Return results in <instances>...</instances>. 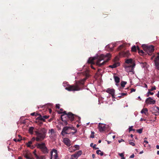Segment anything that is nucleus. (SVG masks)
Segmentation results:
<instances>
[{"instance_id":"obj_48","label":"nucleus","mask_w":159,"mask_h":159,"mask_svg":"<svg viewBox=\"0 0 159 159\" xmlns=\"http://www.w3.org/2000/svg\"><path fill=\"white\" fill-rule=\"evenodd\" d=\"M35 157L37 159H39V157L36 154V153H34V155Z\"/></svg>"},{"instance_id":"obj_18","label":"nucleus","mask_w":159,"mask_h":159,"mask_svg":"<svg viewBox=\"0 0 159 159\" xmlns=\"http://www.w3.org/2000/svg\"><path fill=\"white\" fill-rule=\"evenodd\" d=\"M120 65V63L118 62L115 63L113 65H109V67L111 68H115Z\"/></svg>"},{"instance_id":"obj_35","label":"nucleus","mask_w":159,"mask_h":159,"mask_svg":"<svg viewBox=\"0 0 159 159\" xmlns=\"http://www.w3.org/2000/svg\"><path fill=\"white\" fill-rule=\"evenodd\" d=\"M95 133L93 131H92L91 132V135L90 136V137L91 138H93L94 137V134Z\"/></svg>"},{"instance_id":"obj_9","label":"nucleus","mask_w":159,"mask_h":159,"mask_svg":"<svg viewBox=\"0 0 159 159\" xmlns=\"http://www.w3.org/2000/svg\"><path fill=\"white\" fill-rule=\"evenodd\" d=\"M74 129V127H73L65 126L63 128L61 133L62 135L68 134L69 133L67 132V130L69 129Z\"/></svg>"},{"instance_id":"obj_1","label":"nucleus","mask_w":159,"mask_h":159,"mask_svg":"<svg viewBox=\"0 0 159 159\" xmlns=\"http://www.w3.org/2000/svg\"><path fill=\"white\" fill-rule=\"evenodd\" d=\"M111 57V55L109 53H107L106 55L103 54L101 55L97 58L96 65L101 67L110 60Z\"/></svg>"},{"instance_id":"obj_63","label":"nucleus","mask_w":159,"mask_h":159,"mask_svg":"<svg viewBox=\"0 0 159 159\" xmlns=\"http://www.w3.org/2000/svg\"><path fill=\"white\" fill-rule=\"evenodd\" d=\"M144 87L146 88H148L147 85L146 84H144Z\"/></svg>"},{"instance_id":"obj_46","label":"nucleus","mask_w":159,"mask_h":159,"mask_svg":"<svg viewBox=\"0 0 159 159\" xmlns=\"http://www.w3.org/2000/svg\"><path fill=\"white\" fill-rule=\"evenodd\" d=\"M129 143L130 145H131L133 146H134L135 145V143H134L133 142H129Z\"/></svg>"},{"instance_id":"obj_28","label":"nucleus","mask_w":159,"mask_h":159,"mask_svg":"<svg viewBox=\"0 0 159 159\" xmlns=\"http://www.w3.org/2000/svg\"><path fill=\"white\" fill-rule=\"evenodd\" d=\"M90 147H93V149H98V148H96V144H95L93 145V143H91L90 144Z\"/></svg>"},{"instance_id":"obj_64","label":"nucleus","mask_w":159,"mask_h":159,"mask_svg":"<svg viewBox=\"0 0 159 159\" xmlns=\"http://www.w3.org/2000/svg\"><path fill=\"white\" fill-rule=\"evenodd\" d=\"M156 148L157 149H159V145H157L156 146Z\"/></svg>"},{"instance_id":"obj_36","label":"nucleus","mask_w":159,"mask_h":159,"mask_svg":"<svg viewBox=\"0 0 159 159\" xmlns=\"http://www.w3.org/2000/svg\"><path fill=\"white\" fill-rule=\"evenodd\" d=\"M74 147L75 148V149L74 150V151L76 150H78L79 148V146L77 145H74Z\"/></svg>"},{"instance_id":"obj_41","label":"nucleus","mask_w":159,"mask_h":159,"mask_svg":"<svg viewBox=\"0 0 159 159\" xmlns=\"http://www.w3.org/2000/svg\"><path fill=\"white\" fill-rule=\"evenodd\" d=\"M151 91H149L148 93V94L147 95V97H148L149 96V94L152 95L153 94V93L152 92H151Z\"/></svg>"},{"instance_id":"obj_52","label":"nucleus","mask_w":159,"mask_h":159,"mask_svg":"<svg viewBox=\"0 0 159 159\" xmlns=\"http://www.w3.org/2000/svg\"><path fill=\"white\" fill-rule=\"evenodd\" d=\"M43 118L45 119H47L48 118V116H43Z\"/></svg>"},{"instance_id":"obj_39","label":"nucleus","mask_w":159,"mask_h":159,"mask_svg":"<svg viewBox=\"0 0 159 159\" xmlns=\"http://www.w3.org/2000/svg\"><path fill=\"white\" fill-rule=\"evenodd\" d=\"M156 89V88L155 86H154L153 87H152L151 89H148V91H152L154 90H155Z\"/></svg>"},{"instance_id":"obj_53","label":"nucleus","mask_w":159,"mask_h":159,"mask_svg":"<svg viewBox=\"0 0 159 159\" xmlns=\"http://www.w3.org/2000/svg\"><path fill=\"white\" fill-rule=\"evenodd\" d=\"M22 139H18L17 140L16 139H14V141H15L16 142L17 141H20Z\"/></svg>"},{"instance_id":"obj_14","label":"nucleus","mask_w":159,"mask_h":159,"mask_svg":"<svg viewBox=\"0 0 159 159\" xmlns=\"http://www.w3.org/2000/svg\"><path fill=\"white\" fill-rule=\"evenodd\" d=\"M64 143L67 146L69 147L70 146V141L67 138H65L63 140Z\"/></svg>"},{"instance_id":"obj_4","label":"nucleus","mask_w":159,"mask_h":159,"mask_svg":"<svg viewBox=\"0 0 159 159\" xmlns=\"http://www.w3.org/2000/svg\"><path fill=\"white\" fill-rule=\"evenodd\" d=\"M143 50L149 55H151L153 52L154 47L152 45L148 46L145 44L142 45Z\"/></svg>"},{"instance_id":"obj_30","label":"nucleus","mask_w":159,"mask_h":159,"mask_svg":"<svg viewBox=\"0 0 159 159\" xmlns=\"http://www.w3.org/2000/svg\"><path fill=\"white\" fill-rule=\"evenodd\" d=\"M138 52L140 54V55L141 56H143L144 55L146 54L145 52H144L142 50H139Z\"/></svg>"},{"instance_id":"obj_38","label":"nucleus","mask_w":159,"mask_h":159,"mask_svg":"<svg viewBox=\"0 0 159 159\" xmlns=\"http://www.w3.org/2000/svg\"><path fill=\"white\" fill-rule=\"evenodd\" d=\"M36 122L38 123L39 124V125L40 126H41V125L43 124V123L42 122H41L39 120H36Z\"/></svg>"},{"instance_id":"obj_56","label":"nucleus","mask_w":159,"mask_h":159,"mask_svg":"<svg viewBox=\"0 0 159 159\" xmlns=\"http://www.w3.org/2000/svg\"><path fill=\"white\" fill-rule=\"evenodd\" d=\"M134 157V154H133L130 156V157H129V158H133Z\"/></svg>"},{"instance_id":"obj_40","label":"nucleus","mask_w":159,"mask_h":159,"mask_svg":"<svg viewBox=\"0 0 159 159\" xmlns=\"http://www.w3.org/2000/svg\"><path fill=\"white\" fill-rule=\"evenodd\" d=\"M133 126H131L129 127V132H130V131H134L135 130V129H133Z\"/></svg>"},{"instance_id":"obj_43","label":"nucleus","mask_w":159,"mask_h":159,"mask_svg":"<svg viewBox=\"0 0 159 159\" xmlns=\"http://www.w3.org/2000/svg\"><path fill=\"white\" fill-rule=\"evenodd\" d=\"M124 152L122 153H119V155L121 157L124 156Z\"/></svg>"},{"instance_id":"obj_5","label":"nucleus","mask_w":159,"mask_h":159,"mask_svg":"<svg viewBox=\"0 0 159 159\" xmlns=\"http://www.w3.org/2000/svg\"><path fill=\"white\" fill-rule=\"evenodd\" d=\"M36 146L37 148L39 149L44 154L47 153L48 152L49 150L46 147L45 143H37Z\"/></svg>"},{"instance_id":"obj_11","label":"nucleus","mask_w":159,"mask_h":159,"mask_svg":"<svg viewBox=\"0 0 159 159\" xmlns=\"http://www.w3.org/2000/svg\"><path fill=\"white\" fill-rule=\"evenodd\" d=\"M66 115L67 117L71 121H73L74 120L75 116H76V115L70 112L68 113V114L66 113Z\"/></svg>"},{"instance_id":"obj_27","label":"nucleus","mask_w":159,"mask_h":159,"mask_svg":"<svg viewBox=\"0 0 159 159\" xmlns=\"http://www.w3.org/2000/svg\"><path fill=\"white\" fill-rule=\"evenodd\" d=\"M34 129V127H30L29 130V133L31 134H33V131Z\"/></svg>"},{"instance_id":"obj_2","label":"nucleus","mask_w":159,"mask_h":159,"mask_svg":"<svg viewBox=\"0 0 159 159\" xmlns=\"http://www.w3.org/2000/svg\"><path fill=\"white\" fill-rule=\"evenodd\" d=\"M85 80L86 79H83L76 83L75 85H69L65 88V89L68 91L80 90L81 89V88L84 84Z\"/></svg>"},{"instance_id":"obj_13","label":"nucleus","mask_w":159,"mask_h":159,"mask_svg":"<svg viewBox=\"0 0 159 159\" xmlns=\"http://www.w3.org/2000/svg\"><path fill=\"white\" fill-rule=\"evenodd\" d=\"M152 114L155 116L159 115V107L157 106H155L152 110Z\"/></svg>"},{"instance_id":"obj_6","label":"nucleus","mask_w":159,"mask_h":159,"mask_svg":"<svg viewBox=\"0 0 159 159\" xmlns=\"http://www.w3.org/2000/svg\"><path fill=\"white\" fill-rule=\"evenodd\" d=\"M98 127L100 132H104L106 131H108L110 129L108 125L101 123H99Z\"/></svg>"},{"instance_id":"obj_37","label":"nucleus","mask_w":159,"mask_h":159,"mask_svg":"<svg viewBox=\"0 0 159 159\" xmlns=\"http://www.w3.org/2000/svg\"><path fill=\"white\" fill-rule=\"evenodd\" d=\"M137 131L139 134H141L142 132L143 131V129H139L137 130Z\"/></svg>"},{"instance_id":"obj_58","label":"nucleus","mask_w":159,"mask_h":159,"mask_svg":"<svg viewBox=\"0 0 159 159\" xmlns=\"http://www.w3.org/2000/svg\"><path fill=\"white\" fill-rule=\"evenodd\" d=\"M35 112H33L31 114V115L32 116H35Z\"/></svg>"},{"instance_id":"obj_20","label":"nucleus","mask_w":159,"mask_h":159,"mask_svg":"<svg viewBox=\"0 0 159 159\" xmlns=\"http://www.w3.org/2000/svg\"><path fill=\"white\" fill-rule=\"evenodd\" d=\"M64 115H62L61 116V119L62 121H63L62 123V125H68V123L66 120H64L62 118V116H63Z\"/></svg>"},{"instance_id":"obj_51","label":"nucleus","mask_w":159,"mask_h":159,"mask_svg":"<svg viewBox=\"0 0 159 159\" xmlns=\"http://www.w3.org/2000/svg\"><path fill=\"white\" fill-rule=\"evenodd\" d=\"M25 157L27 159H30V157H29L27 155H26L25 156Z\"/></svg>"},{"instance_id":"obj_42","label":"nucleus","mask_w":159,"mask_h":159,"mask_svg":"<svg viewBox=\"0 0 159 159\" xmlns=\"http://www.w3.org/2000/svg\"><path fill=\"white\" fill-rule=\"evenodd\" d=\"M158 55L156 58L155 60L154 61H159V53H157Z\"/></svg>"},{"instance_id":"obj_50","label":"nucleus","mask_w":159,"mask_h":159,"mask_svg":"<svg viewBox=\"0 0 159 159\" xmlns=\"http://www.w3.org/2000/svg\"><path fill=\"white\" fill-rule=\"evenodd\" d=\"M56 107L57 109H60V105L59 104H57L56 105Z\"/></svg>"},{"instance_id":"obj_59","label":"nucleus","mask_w":159,"mask_h":159,"mask_svg":"<svg viewBox=\"0 0 159 159\" xmlns=\"http://www.w3.org/2000/svg\"><path fill=\"white\" fill-rule=\"evenodd\" d=\"M136 48H137V50H138V52H139V50H140V49L139 48V46H137Z\"/></svg>"},{"instance_id":"obj_21","label":"nucleus","mask_w":159,"mask_h":159,"mask_svg":"<svg viewBox=\"0 0 159 159\" xmlns=\"http://www.w3.org/2000/svg\"><path fill=\"white\" fill-rule=\"evenodd\" d=\"M125 62L127 64H130L132 65L134 63L133 62V60L132 59H127L125 60Z\"/></svg>"},{"instance_id":"obj_19","label":"nucleus","mask_w":159,"mask_h":159,"mask_svg":"<svg viewBox=\"0 0 159 159\" xmlns=\"http://www.w3.org/2000/svg\"><path fill=\"white\" fill-rule=\"evenodd\" d=\"M96 58V57L93 58H90L88 60V62L89 63H90L91 64H94V61Z\"/></svg>"},{"instance_id":"obj_26","label":"nucleus","mask_w":159,"mask_h":159,"mask_svg":"<svg viewBox=\"0 0 159 159\" xmlns=\"http://www.w3.org/2000/svg\"><path fill=\"white\" fill-rule=\"evenodd\" d=\"M82 151L80 150L79 151L77 152H76L75 154L78 157L80 156L82 154Z\"/></svg>"},{"instance_id":"obj_54","label":"nucleus","mask_w":159,"mask_h":159,"mask_svg":"<svg viewBox=\"0 0 159 159\" xmlns=\"http://www.w3.org/2000/svg\"><path fill=\"white\" fill-rule=\"evenodd\" d=\"M135 89H133V88H132L131 89V93H132V92H135Z\"/></svg>"},{"instance_id":"obj_61","label":"nucleus","mask_w":159,"mask_h":159,"mask_svg":"<svg viewBox=\"0 0 159 159\" xmlns=\"http://www.w3.org/2000/svg\"><path fill=\"white\" fill-rule=\"evenodd\" d=\"M144 142L146 144L148 143L147 141L145 140L144 141Z\"/></svg>"},{"instance_id":"obj_34","label":"nucleus","mask_w":159,"mask_h":159,"mask_svg":"<svg viewBox=\"0 0 159 159\" xmlns=\"http://www.w3.org/2000/svg\"><path fill=\"white\" fill-rule=\"evenodd\" d=\"M32 143V141H29L28 143L27 144V147H30V145Z\"/></svg>"},{"instance_id":"obj_60","label":"nucleus","mask_w":159,"mask_h":159,"mask_svg":"<svg viewBox=\"0 0 159 159\" xmlns=\"http://www.w3.org/2000/svg\"><path fill=\"white\" fill-rule=\"evenodd\" d=\"M156 95L158 98H159V91L158 92V93Z\"/></svg>"},{"instance_id":"obj_8","label":"nucleus","mask_w":159,"mask_h":159,"mask_svg":"<svg viewBox=\"0 0 159 159\" xmlns=\"http://www.w3.org/2000/svg\"><path fill=\"white\" fill-rule=\"evenodd\" d=\"M135 65V63L129 66H127L125 68V71L127 72H132L134 74V68Z\"/></svg>"},{"instance_id":"obj_10","label":"nucleus","mask_w":159,"mask_h":159,"mask_svg":"<svg viewBox=\"0 0 159 159\" xmlns=\"http://www.w3.org/2000/svg\"><path fill=\"white\" fill-rule=\"evenodd\" d=\"M145 102L148 104H154L156 103V101L151 97H149L146 99Z\"/></svg>"},{"instance_id":"obj_15","label":"nucleus","mask_w":159,"mask_h":159,"mask_svg":"<svg viewBox=\"0 0 159 159\" xmlns=\"http://www.w3.org/2000/svg\"><path fill=\"white\" fill-rule=\"evenodd\" d=\"M48 133L49 134H51V137H53L56 135V132L53 129H49Z\"/></svg>"},{"instance_id":"obj_47","label":"nucleus","mask_w":159,"mask_h":159,"mask_svg":"<svg viewBox=\"0 0 159 159\" xmlns=\"http://www.w3.org/2000/svg\"><path fill=\"white\" fill-rule=\"evenodd\" d=\"M35 157L37 159H39V157L36 154V153H34V155Z\"/></svg>"},{"instance_id":"obj_49","label":"nucleus","mask_w":159,"mask_h":159,"mask_svg":"<svg viewBox=\"0 0 159 159\" xmlns=\"http://www.w3.org/2000/svg\"><path fill=\"white\" fill-rule=\"evenodd\" d=\"M127 94V93H122L121 94V95H122V96H126Z\"/></svg>"},{"instance_id":"obj_44","label":"nucleus","mask_w":159,"mask_h":159,"mask_svg":"<svg viewBox=\"0 0 159 159\" xmlns=\"http://www.w3.org/2000/svg\"><path fill=\"white\" fill-rule=\"evenodd\" d=\"M74 130H75V132H72L70 133V134H71L73 135L77 131V129H75V128L74 129Z\"/></svg>"},{"instance_id":"obj_29","label":"nucleus","mask_w":159,"mask_h":159,"mask_svg":"<svg viewBox=\"0 0 159 159\" xmlns=\"http://www.w3.org/2000/svg\"><path fill=\"white\" fill-rule=\"evenodd\" d=\"M78 157L76 154H72L71 155L70 159H77Z\"/></svg>"},{"instance_id":"obj_33","label":"nucleus","mask_w":159,"mask_h":159,"mask_svg":"<svg viewBox=\"0 0 159 159\" xmlns=\"http://www.w3.org/2000/svg\"><path fill=\"white\" fill-rule=\"evenodd\" d=\"M96 153L98 155L100 154L101 156H102L103 155V152H101V151L99 150H97L96 151Z\"/></svg>"},{"instance_id":"obj_31","label":"nucleus","mask_w":159,"mask_h":159,"mask_svg":"<svg viewBox=\"0 0 159 159\" xmlns=\"http://www.w3.org/2000/svg\"><path fill=\"white\" fill-rule=\"evenodd\" d=\"M131 51L133 52H136L137 51L136 47L135 46H133L131 48Z\"/></svg>"},{"instance_id":"obj_23","label":"nucleus","mask_w":159,"mask_h":159,"mask_svg":"<svg viewBox=\"0 0 159 159\" xmlns=\"http://www.w3.org/2000/svg\"><path fill=\"white\" fill-rule=\"evenodd\" d=\"M114 79L116 83H118L120 82V78L118 77L114 76Z\"/></svg>"},{"instance_id":"obj_12","label":"nucleus","mask_w":159,"mask_h":159,"mask_svg":"<svg viewBox=\"0 0 159 159\" xmlns=\"http://www.w3.org/2000/svg\"><path fill=\"white\" fill-rule=\"evenodd\" d=\"M120 55L124 57H128L130 55L129 51H123L119 53Z\"/></svg>"},{"instance_id":"obj_22","label":"nucleus","mask_w":159,"mask_h":159,"mask_svg":"<svg viewBox=\"0 0 159 159\" xmlns=\"http://www.w3.org/2000/svg\"><path fill=\"white\" fill-rule=\"evenodd\" d=\"M36 120H39V121H45V119L43 118L41 115H39V116L36 119Z\"/></svg>"},{"instance_id":"obj_45","label":"nucleus","mask_w":159,"mask_h":159,"mask_svg":"<svg viewBox=\"0 0 159 159\" xmlns=\"http://www.w3.org/2000/svg\"><path fill=\"white\" fill-rule=\"evenodd\" d=\"M39 159H45V156H41L39 157Z\"/></svg>"},{"instance_id":"obj_24","label":"nucleus","mask_w":159,"mask_h":159,"mask_svg":"<svg viewBox=\"0 0 159 159\" xmlns=\"http://www.w3.org/2000/svg\"><path fill=\"white\" fill-rule=\"evenodd\" d=\"M63 111V109L62 108H61L60 109V110L58 111V112L59 114H62L63 113L64 115H66V111H64L62 112Z\"/></svg>"},{"instance_id":"obj_16","label":"nucleus","mask_w":159,"mask_h":159,"mask_svg":"<svg viewBox=\"0 0 159 159\" xmlns=\"http://www.w3.org/2000/svg\"><path fill=\"white\" fill-rule=\"evenodd\" d=\"M148 110L147 108H143L141 111V113H144L146 116H148L149 115L148 113Z\"/></svg>"},{"instance_id":"obj_3","label":"nucleus","mask_w":159,"mask_h":159,"mask_svg":"<svg viewBox=\"0 0 159 159\" xmlns=\"http://www.w3.org/2000/svg\"><path fill=\"white\" fill-rule=\"evenodd\" d=\"M41 132L38 131L35 132L37 137L36 140L37 142L41 141L43 140L45 138L46 133V130L44 128H42L41 130Z\"/></svg>"},{"instance_id":"obj_57","label":"nucleus","mask_w":159,"mask_h":159,"mask_svg":"<svg viewBox=\"0 0 159 159\" xmlns=\"http://www.w3.org/2000/svg\"><path fill=\"white\" fill-rule=\"evenodd\" d=\"M111 95L112 97V98H115V97H114L115 93H113V94H112Z\"/></svg>"},{"instance_id":"obj_17","label":"nucleus","mask_w":159,"mask_h":159,"mask_svg":"<svg viewBox=\"0 0 159 159\" xmlns=\"http://www.w3.org/2000/svg\"><path fill=\"white\" fill-rule=\"evenodd\" d=\"M106 92L111 94L113 93H115V90L114 89H110V88L106 90Z\"/></svg>"},{"instance_id":"obj_32","label":"nucleus","mask_w":159,"mask_h":159,"mask_svg":"<svg viewBox=\"0 0 159 159\" xmlns=\"http://www.w3.org/2000/svg\"><path fill=\"white\" fill-rule=\"evenodd\" d=\"M127 84V82L124 81H122L121 82L120 85L122 87H124L125 86V85Z\"/></svg>"},{"instance_id":"obj_25","label":"nucleus","mask_w":159,"mask_h":159,"mask_svg":"<svg viewBox=\"0 0 159 159\" xmlns=\"http://www.w3.org/2000/svg\"><path fill=\"white\" fill-rule=\"evenodd\" d=\"M155 65L157 67V68L159 70V61H154Z\"/></svg>"},{"instance_id":"obj_62","label":"nucleus","mask_w":159,"mask_h":159,"mask_svg":"<svg viewBox=\"0 0 159 159\" xmlns=\"http://www.w3.org/2000/svg\"><path fill=\"white\" fill-rule=\"evenodd\" d=\"M40 115V114H39L38 113H35V116H38L39 115V116Z\"/></svg>"},{"instance_id":"obj_55","label":"nucleus","mask_w":159,"mask_h":159,"mask_svg":"<svg viewBox=\"0 0 159 159\" xmlns=\"http://www.w3.org/2000/svg\"><path fill=\"white\" fill-rule=\"evenodd\" d=\"M35 140H36V138L35 137H33L32 138L31 140L32 142H34Z\"/></svg>"},{"instance_id":"obj_7","label":"nucleus","mask_w":159,"mask_h":159,"mask_svg":"<svg viewBox=\"0 0 159 159\" xmlns=\"http://www.w3.org/2000/svg\"><path fill=\"white\" fill-rule=\"evenodd\" d=\"M50 159H59L57 150L53 149L51 152V158Z\"/></svg>"}]
</instances>
